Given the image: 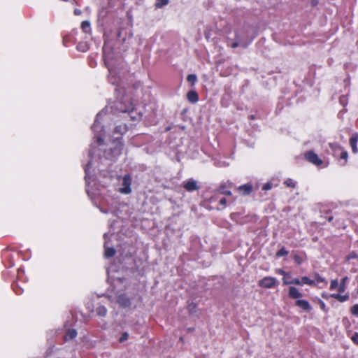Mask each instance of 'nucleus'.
Segmentation results:
<instances>
[{"label": "nucleus", "instance_id": "6ab92c4d", "mask_svg": "<svg viewBox=\"0 0 358 358\" xmlns=\"http://www.w3.org/2000/svg\"><path fill=\"white\" fill-rule=\"evenodd\" d=\"M338 282L337 280H331V285H330V289H334L336 288H338Z\"/></svg>", "mask_w": 358, "mask_h": 358}, {"label": "nucleus", "instance_id": "9d476101", "mask_svg": "<svg viewBox=\"0 0 358 358\" xmlns=\"http://www.w3.org/2000/svg\"><path fill=\"white\" fill-rule=\"evenodd\" d=\"M238 190L244 195L249 194L252 191V186L250 185H244L238 187Z\"/></svg>", "mask_w": 358, "mask_h": 358}, {"label": "nucleus", "instance_id": "f3484780", "mask_svg": "<svg viewBox=\"0 0 358 358\" xmlns=\"http://www.w3.org/2000/svg\"><path fill=\"white\" fill-rule=\"evenodd\" d=\"M168 0H157V2L155 3V6L157 8H161L163 6H165L168 3Z\"/></svg>", "mask_w": 358, "mask_h": 358}, {"label": "nucleus", "instance_id": "aec40b11", "mask_svg": "<svg viewBox=\"0 0 358 358\" xmlns=\"http://www.w3.org/2000/svg\"><path fill=\"white\" fill-rule=\"evenodd\" d=\"M287 254H288V252L285 248H282L277 252L276 256L281 257V256L287 255Z\"/></svg>", "mask_w": 358, "mask_h": 358}, {"label": "nucleus", "instance_id": "4c0bfd02", "mask_svg": "<svg viewBox=\"0 0 358 358\" xmlns=\"http://www.w3.org/2000/svg\"><path fill=\"white\" fill-rule=\"evenodd\" d=\"M75 13H76V14H77V15H78V14L80 13V11H79V10H75Z\"/></svg>", "mask_w": 358, "mask_h": 358}, {"label": "nucleus", "instance_id": "4468645a", "mask_svg": "<svg viewBox=\"0 0 358 358\" xmlns=\"http://www.w3.org/2000/svg\"><path fill=\"white\" fill-rule=\"evenodd\" d=\"M76 335H77V332L76 331V330L69 329L65 336V339L66 340L73 339L76 336Z\"/></svg>", "mask_w": 358, "mask_h": 358}, {"label": "nucleus", "instance_id": "7c9ffc66", "mask_svg": "<svg viewBox=\"0 0 358 358\" xmlns=\"http://www.w3.org/2000/svg\"><path fill=\"white\" fill-rule=\"evenodd\" d=\"M341 157L342 159H346L348 158V152L346 151L342 152Z\"/></svg>", "mask_w": 358, "mask_h": 358}, {"label": "nucleus", "instance_id": "0eeeda50", "mask_svg": "<svg viewBox=\"0 0 358 358\" xmlns=\"http://www.w3.org/2000/svg\"><path fill=\"white\" fill-rule=\"evenodd\" d=\"M184 187L187 191H194L198 189V186L196 185V182L194 180H189L187 181Z\"/></svg>", "mask_w": 358, "mask_h": 358}, {"label": "nucleus", "instance_id": "9b49d317", "mask_svg": "<svg viewBox=\"0 0 358 358\" xmlns=\"http://www.w3.org/2000/svg\"><path fill=\"white\" fill-rule=\"evenodd\" d=\"M330 296L334 299H336V300H338L340 302L346 301L349 299V296L348 294L341 295L338 294H331Z\"/></svg>", "mask_w": 358, "mask_h": 358}, {"label": "nucleus", "instance_id": "cd10ccee", "mask_svg": "<svg viewBox=\"0 0 358 358\" xmlns=\"http://www.w3.org/2000/svg\"><path fill=\"white\" fill-rule=\"evenodd\" d=\"M90 22L88 21H84L83 22L81 27L83 29H85L86 28H88L90 27Z\"/></svg>", "mask_w": 358, "mask_h": 358}, {"label": "nucleus", "instance_id": "423d86ee", "mask_svg": "<svg viewBox=\"0 0 358 358\" xmlns=\"http://www.w3.org/2000/svg\"><path fill=\"white\" fill-rule=\"evenodd\" d=\"M289 296L292 299H299L302 294L295 287H290L289 289Z\"/></svg>", "mask_w": 358, "mask_h": 358}, {"label": "nucleus", "instance_id": "ea45409f", "mask_svg": "<svg viewBox=\"0 0 358 358\" xmlns=\"http://www.w3.org/2000/svg\"><path fill=\"white\" fill-rule=\"evenodd\" d=\"M224 194H228V195H231V192H224Z\"/></svg>", "mask_w": 358, "mask_h": 358}, {"label": "nucleus", "instance_id": "6e6552de", "mask_svg": "<svg viewBox=\"0 0 358 358\" xmlns=\"http://www.w3.org/2000/svg\"><path fill=\"white\" fill-rule=\"evenodd\" d=\"M287 276L290 277V275H285V278H282L283 283L285 285H290V284H294V285H302L301 280H299L298 278H294L292 280H287Z\"/></svg>", "mask_w": 358, "mask_h": 358}, {"label": "nucleus", "instance_id": "1a4fd4ad", "mask_svg": "<svg viewBox=\"0 0 358 358\" xmlns=\"http://www.w3.org/2000/svg\"><path fill=\"white\" fill-rule=\"evenodd\" d=\"M13 290L17 295H20L22 293V288L19 285L18 280L13 282L11 285Z\"/></svg>", "mask_w": 358, "mask_h": 358}, {"label": "nucleus", "instance_id": "f257e3e1", "mask_svg": "<svg viewBox=\"0 0 358 358\" xmlns=\"http://www.w3.org/2000/svg\"><path fill=\"white\" fill-rule=\"evenodd\" d=\"M278 282L275 278L272 277H265L259 282V285L264 288H273L277 285Z\"/></svg>", "mask_w": 358, "mask_h": 358}, {"label": "nucleus", "instance_id": "393cba45", "mask_svg": "<svg viewBox=\"0 0 358 358\" xmlns=\"http://www.w3.org/2000/svg\"><path fill=\"white\" fill-rule=\"evenodd\" d=\"M294 259L298 264H301L303 261V258L297 255H294Z\"/></svg>", "mask_w": 358, "mask_h": 358}, {"label": "nucleus", "instance_id": "dca6fc26", "mask_svg": "<svg viewBox=\"0 0 358 358\" xmlns=\"http://www.w3.org/2000/svg\"><path fill=\"white\" fill-rule=\"evenodd\" d=\"M301 282L302 284H307V285H315V283L313 280H310L308 277L306 276H303L301 278Z\"/></svg>", "mask_w": 358, "mask_h": 358}, {"label": "nucleus", "instance_id": "79ce46f5", "mask_svg": "<svg viewBox=\"0 0 358 358\" xmlns=\"http://www.w3.org/2000/svg\"><path fill=\"white\" fill-rule=\"evenodd\" d=\"M331 220H332V217H331L329 218V221H331Z\"/></svg>", "mask_w": 358, "mask_h": 358}, {"label": "nucleus", "instance_id": "c85d7f7f", "mask_svg": "<svg viewBox=\"0 0 358 358\" xmlns=\"http://www.w3.org/2000/svg\"><path fill=\"white\" fill-rule=\"evenodd\" d=\"M271 187H272V185H271V183H268H268H266V184H265V185H264V187H263V189H264V190H269V189H271Z\"/></svg>", "mask_w": 358, "mask_h": 358}, {"label": "nucleus", "instance_id": "a878e982", "mask_svg": "<svg viewBox=\"0 0 358 358\" xmlns=\"http://www.w3.org/2000/svg\"><path fill=\"white\" fill-rule=\"evenodd\" d=\"M358 256L357 255V254L354 252H351L348 256H347L346 259L347 260H350L351 259H353V258H357Z\"/></svg>", "mask_w": 358, "mask_h": 358}, {"label": "nucleus", "instance_id": "37998d69", "mask_svg": "<svg viewBox=\"0 0 358 358\" xmlns=\"http://www.w3.org/2000/svg\"><path fill=\"white\" fill-rule=\"evenodd\" d=\"M20 268H18V274L20 273Z\"/></svg>", "mask_w": 358, "mask_h": 358}, {"label": "nucleus", "instance_id": "39448f33", "mask_svg": "<svg viewBox=\"0 0 358 358\" xmlns=\"http://www.w3.org/2000/svg\"><path fill=\"white\" fill-rule=\"evenodd\" d=\"M357 141H358V134H354L352 136V137L350 138V144L351 148L352 150V152L355 154L357 153V152H358V148L357 146Z\"/></svg>", "mask_w": 358, "mask_h": 358}, {"label": "nucleus", "instance_id": "a19ab883", "mask_svg": "<svg viewBox=\"0 0 358 358\" xmlns=\"http://www.w3.org/2000/svg\"><path fill=\"white\" fill-rule=\"evenodd\" d=\"M287 280H291V276H290V277H287Z\"/></svg>", "mask_w": 358, "mask_h": 358}, {"label": "nucleus", "instance_id": "b1692460", "mask_svg": "<svg viewBox=\"0 0 358 358\" xmlns=\"http://www.w3.org/2000/svg\"><path fill=\"white\" fill-rule=\"evenodd\" d=\"M285 183L288 186L291 187H295V182L292 179H287Z\"/></svg>", "mask_w": 358, "mask_h": 358}, {"label": "nucleus", "instance_id": "c756f323", "mask_svg": "<svg viewBox=\"0 0 358 358\" xmlns=\"http://www.w3.org/2000/svg\"><path fill=\"white\" fill-rule=\"evenodd\" d=\"M352 340L354 343L358 344V334L356 333L355 335L352 337Z\"/></svg>", "mask_w": 358, "mask_h": 358}, {"label": "nucleus", "instance_id": "c9c22d12", "mask_svg": "<svg viewBox=\"0 0 358 358\" xmlns=\"http://www.w3.org/2000/svg\"><path fill=\"white\" fill-rule=\"evenodd\" d=\"M322 296L325 299H327L329 298V296L326 293H322Z\"/></svg>", "mask_w": 358, "mask_h": 358}, {"label": "nucleus", "instance_id": "bb28decb", "mask_svg": "<svg viewBox=\"0 0 358 358\" xmlns=\"http://www.w3.org/2000/svg\"><path fill=\"white\" fill-rule=\"evenodd\" d=\"M128 336L129 335L127 333H124L120 338V342H124V341L127 340Z\"/></svg>", "mask_w": 358, "mask_h": 358}, {"label": "nucleus", "instance_id": "72a5a7b5", "mask_svg": "<svg viewBox=\"0 0 358 358\" xmlns=\"http://www.w3.org/2000/svg\"><path fill=\"white\" fill-rule=\"evenodd\" d=\"M279 273H280L281 275H283V278H285V275H290L289 273H286L284 271L282 270H279Z\"/></svg>", "mask_w": 358, "mask_h": 358}, {"label": "nucleus", "instance_id": "f03ea898", "mask_svg": "<svg viewBox=\"0 0 358 358\" xmlns=\"http://www.w3.org/2000/svg\"><path fill=\"white\" fill-rule=\"evenodd\" d=\"M131 178L129 176H125L123 178L122 187L120 189V192L122 194H128L131 193Z\"/></svg>", "mask_w": 358, "mask_h": 358}, {"label": "nucleus", "instance_id": "c03bdc74", "mask_svg": "<svg viewBox=\"0 0 358 358\" xmlns=\"http://www.w3.org/2000/svg\"><path fill=\"white\" fill-rule=\"evenodd\" d=\"M357 292H358V289H357Z\"/></svg>", "mask_w": 358, "mask_h": 358}, {"label": "nucleus", "instance_id": "5701e85b", "mask_svg": "<svg viewBox=\"0 0 358 358\" xmlns=\"http://www.w3.org/2000/svg\"><path fill=\"white\" fill-rule=\"evenodd\" d=\"M97 313L99 315L104 316L106 313V310L103 307H100L97 309Z\"/></svg>", "mask_w": 358, "mask_h": 358}, {"label": "nucleus", "instance_id": "473e14b6", "mask_svg": "<svg viewBox=\"0 0 358 358\" xmlns=\"http://www.w3.org/2000/svg\"><path fill=\"white\" fill-rule=\"evenodd\" d=\"M320 308H321L322 310H326V306H325V303L323 301H320Z\"/></svg>", "mask_w": 358, "mask_h": 358}, {"label": "nucleus", "instance_id": "f704fd0d", "mask_svg": "<svg viewBox=\"0 0 358 358\" xmlns=\"http://www.w3.org/2000/svg\"><path fill=\"white\" fill-rule=\"evenodd\" d=\"M227 201H226V199L223 198L220 200V204L222 205H224L226 203Z\"/></svg>", "mask_w": 358, "mask_h": 358}, {"label": "nucleus", "instance_id": "a211bd4d", "mask_svg": "<svg viewBox=\"0 0 358 358\" xmlns=\"http://www.w3.org/2000/svg\"><path fill=\"white\" fill-rule=\"evenodd\" d=\"M187 81L192 83V85H194L196 80V76L194 74H189L187 76Z\"/></svg>", "mask_w": 358, "mask_h": 358}, {"label": "nucleus", "instance_id": "ddd939ff", "mask_svg": "<svg viewBox=\"0 0 358 358\" xmlns=\"http://www.w3.org/2000/svg\"><path fill=\"white\" fill-rule=\"evenodd\" d=\"M115 253L114 248L106 247L104 255L106 257L109 258L113 257Z\"/></svg>", "mask_w": 358, "mask_h": 358}, {"label": "nucleus", "instance_id": "2eb2a0df", "mask_svg": "<svg viewBox=\"0 0 358 358\" xmlns=\"http://www.w3.org/2000/svg\"><path fill=\"white\" fill-rule=\"evenodd\" d=\"M347 280H348V277H346V276L344 277L342 279V280H341V283H340V285L338 286V291L340 292H345V290L346 289V285H346Z\"/></svg>", "mask_w": 358, "mask_h": 358}, {"label": "nucleus", "instance_id": "58836bf2", "mask_svg": "<svg viewBox=\"0 0 358 358\" xmlns=\"http://www.w3.org/2000/svg\"><path fill=\"white\" fill-rule=\"evenodd\" d=\"M93 127H94V129H96V127H97V124H96V123H95Z\"/></svg>", "mask_w": 358, "mask_h": 358}, {"label": "nucleus", "instance_id": "4be33fe9", "mask_svg": "<svg viewBox=\"0 0 358 358\" xmlns=\"http://www.w3.org/2000/svg\"><path fill=\"white\" fill-rule=\"evenodd\" d=\"M351 313L352 315L358 316V304H355L352 307Z\"/></svg>", "mask_w": 358, "mask_h": 358}, {"label": "nucleus", "instance_id": "412c9836", "mask_svg": "<svg viewBox=\"0 0 358 358\" xmlns=\"http://www.w3.org/2000/svg\"><path fill=\"white\" fill-rule=\"evenodd\" d=\"M118 301L119 303H122V305L127 306L129 305V301L126 299H124L123 296H120L119 299H118Z\"/></svg>", "mask_w": 358, "mask_h": 358}, {"label": "nucleus", "instance_id": "2f4dec72", "mask_svg": "<svg viewBox=\"0 0 358 358\" xmlns=\"http://www.w3.org/2000/svg\"><path fill=\"white\" fill-rule=\"evenodd\" d=\"M315 278H316V280H317V282H324V278H322L321 276H320V275H317H317H315Z\"/></svg>", "mask_w": 358, "mask_h": 358}, {"label": "nucleus", "instance_id": "f8f14e48", "mask_svg": "<svg viewBox=\"0 0 358 358\" xmlns=\"http://www.w3.org/2000/svg\"><path fill=\"white\" fill-rule=\"evenodd\" d=\"M187 98L189 101L195 103L198 101V94L194 91H190L187 93Z\"/></svg>", "mask_w": 358, "mask_h": 358}, {"label": "nucleus", "instance_id": "7ed1b4c3", "mask_svg": "<svg viewBox=\"0 0 358 358\" xmlns=\"http://www.w3.org/2000/svg\"><path fill=\"white\" fill-rule=\"evenodd\" d=\"M306 158L310 162L316 164L320 165L322 164V161L318 158L317 155L312 152H309L306 155Z\"/></svg>", "mask_w": 358, "mask_h": 358}, {"label": "nucleus", "instance_id": "20e7f679", "mask_svg": "<svg viewBox=\"0 0 358 358\" xmlns=\"http://www.w3.org/2000/svg\"><path fill=\"white\" fill-rule=\"evenodd\" d=\"M296 305L306 311H310L312 309L310 303L306 300L299 299L296 301Z\"/></svg>", "mask_w": 358, "mask_h": 358}, {"label": "nucleus", "instance_id": "e433bc0d", "mask_svg": "<svg viewBox=\"0 0 358 358\" xmlns=\"http://www.w3.org/2000/svg\"><path fill=\"white\" fill-rule=\"evenodd\" d=\"M237 46H238V43H233V44H232V45H231V47H232L233 48H236Z\"/></svg>", "mask_w": 358, "mask_h": 358}]
</instances>
